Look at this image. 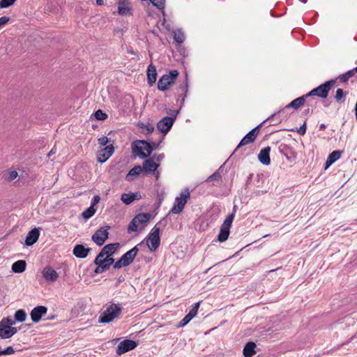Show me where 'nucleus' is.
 Here are the masks:
<instances>
[{"mask_svg": "<svg viewBox=\"0 0 357 357\" xmlns=\"http://www.w3.org/2000/svg\"><path fill=\"white\" fill-rule=\"evenodd\" d=\"M105 309L99 317L100 323H109L118 317L122 311V307L119 304L110 303L105 306Z\"/></svg>", "mask_w": 357, "mask_h": 357, "instance_id": "obj_1", "label": "nucleus"}, {"mask_svg": "<svg viewBox=\"0 0 357 357\" xmlns=\"http://www.w3.org/2000/svg\"><path fill=\"white\" fill-rule=\"evenodd\" d=\"M132 149L140 158H146L151 155L153 146L145 140H137L132 143Z\"/></svg>", "mask_w": 357, "mask_h": 357, "instance_id": "obj_2", "label": "nucleus"}, {"mask_svg": "<svg viewBox=\"0 0 357 357\" xmlns=\"http://www.w3.org/2000/svg\"><path fill=\"white\" fill-rule=\"evenodd\" d=\"M235 213L236 206H234L233 212L226 217L220 227V232L218 236V241L220 242H225L227 240L230 233V227L235 217Z\"/></svg>", "mask_w": 357, "mask_h": 357, "instance_id": "obj_3", "label": "nucleus"}, {"mask_svg": "<svg viewBox=\"0 0 357 357\" xmlns=\"http://www.w3.org/2000/svg\"><path fill=\"white\" fill-rule=\"evenodd\" d=\"M190 198V192L189 189L185 188L181 193L179 197H176L174 206L171 208V213L178 214L181 213L186 204L188 200Z\"/></svg>", "mask_w": 357, "mask_h": 357, "instance_id": "obj_4", "label": "nucleus"}, {"mask_svg": "<svg viewBox=\"0 0 357 357\" xmlns=\"http://www.w3.org/2000/svg\"><path fill=\"white\" fill-rule=\"evenodd\" d=\"M335 83V81L333 79L327 81L325 83L319 86L318 87L311 90L309 93L306 94V96H307L308 98L315 96L321 98H326L328 95L329 91L334 86Z\"/></svg>", "mask_w": 357, "mask_h": 357, "instance_id": "obj_5", "label": "nucleus"}, {"mask_svg": "<svg viewBox=\"0 0 357 357\" xmlns=\"http://www.w3.org/2000/svg\"><path fill=\"white\" fill-rule=\"evenodd\" d=\"M178 76V71L176 70H171L168 74L162 75L158 80V89L162 91H167Z\"/></svg>", "mask_w": 357, "mask_h": 357, "instance_id": "obj_6", "label": "nucleus"}, {"mask_svg": "<svg viewBox=\"0 0 357 357\" xmlns=\"http://www.w3.org/2000/svg\"><path fill=\"white\" fill-rule=\"evenodd\" d=\"M160 243V229L155 225L149 235L147 245L151 251H155Z\"/></svg>", "mask_w": 357, "mask_h": 357, "instance_id": "obj_7", "label": "nucleus"}, {"mask_svg": "<svg viewBox=\"0 0 357 357\" xmlns=\"http://www.w3.org/2000/svg\"><path fill=\"white\" fill-rule=\"evenodd\" d=\"M160 164L155 162L151 158L144 160L142 168L145 174H153L156 180L159 178L160 173L157 172Z\"/></svg>", "mask_w": 357, "mask_h": 357, "instance_id": "obj_8", "label": "nucleus"}, {"mask_svg": "<svg viewBox=\"0 0 357 357\" xmlns=\"http://www.w3.org/2000/svg\"><path fill=\"white\" fill-rule=\"evenodd\" d=\"M109 229V226L100 227L92 236V241L99 246L103 245L105 241L108 238L109 233L107 231Z\"/></svg>", "mask_w": 357, "mask_h": 357, "instance_id": "obj_9", "label": "nucleus"}, {"mask_svg": "<svg viewBox=\"0 0 357 357\" xmlns=\"http://www.w3.org/2000/svg\"><path fill=\"white\" fill-rule=\"evenodd\" d=\"M176 114L177 112L174 115V116H165L161 120H160L157 123L158 130L164 134L167 133V132L171 129L174 124Z\"/></svg>", "mask_w": 357, "mask_h": 357, "instance_id": "obj_10", "label": "nucleus"}, {"mask_svg": "<svg viewBox=\"0 0 357 357\" xmlns=\"http://www.w3.org/2000/svg\"><path fill=\"white\" fill-rule=\"evenodd\" d=\"M260 126L261 125L257 126L251 130L245 137H243L234 151H238V150L243 146L252 143L259 134V128Z\"/></svg>", "mask_w": 357, "mask_h": 357, "instance_id": "obj_11", "label": "nucleus"}, {"mask_svg": "<svg viewBox=\"0 0 357 357\" xmlns=\"http://www.w3.org/2000/svg\"><path fill=\"white\" fill-rule=\"evenodd\" d=\"M136 342L131 340H125L121 341L116 348V354L121 356L129 351L134 349L137 347Z\"/></svg>", "mask_w": 357, "mask_h": 357, "instance_id": "obj_12", "label": "nucleus"}, {"mask_svg": "<svg viewBox=\"0 0 357 357\" xmlns=\"http://www.w3.org/2000/svg\"><path fill=\"white\" fill-rule=\"evenodd\" d=\"M114 152V147L112 144H109L105 146V148L99 151L97 155L98 161L100 163L106 162L112 156Z\"/></svg>", "mask_w": 357, "mask_h": 357, "instance_id": "obj_13", "label": "nucleus"}, {"mask_svg": "<svg viewBox=\"0 0 357 357\" xmlns=\"http://www.w3.org/2000/svg\"><path fill=\"white\" fill-rule=\"evenodd\" d=\"M43 277L49 282H54L59 278L58 273L51 266H45L42 271Z\"/></svg>", "mask_w": 357, "mask_h": 357, "instance_id": "obj_14", "label": "nucleus"}, {"mask_svg": "<svg viewBox=\"0 0 357 357\" xmlns=\"http://www.w3.org/2000/svg\"><path fill=\"white\" fill-rule=\"evenodd\" d=\"M47 308L45 306L40 305L34 307L31 312V318L33 322L38 323L42 317L47 314Z\"/></svg>", "mask_w": 357, "mask_h": 357, "instance_id": "obj_15", "label": "nucleus"}, {"mask_svg": "<svg viewBox=\"0 0 357 357\" xmlns=\"http://www.w3.org/2000/svg\"><path fill=\"white\" fill-rule=\"evenodd\" d=\"M142 243H139L137 245L135 246L134 248L126 252L121 257V258L123 259V260L124 261L127 266L130 265L134 261V259L139 251L138 246L140 245Z\"/></svg>", "mask_w": 357, "mask_h": 357, "instance_id": "obj_16", "label": "nucleus"}, {"mask_svg": "<svg viewBox=\"0 0 357 357\" xmlns=\"http://www.w3.org/2000/svg\"><path fill=\"white\" fill-rule=\"evenodd\" d=\"M131 6L128 0H119L118 2V13L121 15H131Z\"/></svg>", "mask_w": 357, "mask_h": 357, "instance_id": "obj_17", "label": "nucleus"}, {"mask_svg": "<svg viewBox=\"0 0 357 357\" xmlns=\"http://www.w3.org/2000/svg\"><path fill=\"white\" fill-rule=\"evenodd\" d=\"M188 91V78L185 77L183 84H180L178 88L177 89V93L178 95V101L181 102V104L183 103L185 98L187 96Z\"/></svg>", "mask_w": 357, "mask_h": 357, "instance_id": "obj_18", "label": "nucleus"}, {"mask_svg": "<svg viewBox=\"0 0 357 357\" xmlns=\"http://www.w3.org/2000/svg\"><path fill=\"white\" fill-rule=\"evenodd\" d=\"M114 259L112 257H107L103 256L102 254H98L96 257L94 263L96 264H100L101 266H105V268L107 270L109 268L111 265L114 264Z\"/></svg>", "mask_w": 357, "mask_h": 357, "instance_id": "obj_19", "label": "nucleus"}, {"mask_svg": "<svg viewBox=\"0 0 357 357\" xmlns=\"http://www.w3.org/2000/svg\"><path fill=\"white\" fill-rule=\"evenodd\" d=\"M270 152H271V147L266 146L262 149L259 155H258V159L260 161L261 163L265 165H268L271 163V159H270Z\"/></svg>", "mask_w": 357, "mask_h": 357, "instance_id": "obj_20", "label": "nucleus"}, {"mask_svg": "<svg viewBox=\"0 0 357 357\" xmlns=\"http://www.w3.org/2000/svg\"><path fill=\"white\" fill-rule=\"evenodd\" d=\"M39 236L40 232L38 229L31 230L26 237L25 244L28 246L33 245L38 241Z\"/></svg>", "mask_w": 357, "mask_h": 357, "instance_id": "obj_21", "label": "nucleus"}, {"mask_svg": "<svg viewBox=\"0 0 357 357\" xmlns=\"http://www.w3.org/2000/svg\"><path fill=\"white\" fill-rule=\"evenodd\" d=\"M89 251L90 248H86L83 245H76L73 252L77 258H85L88 256Z\"/></svg>", "mask_w": 357, "mask_h": 357, "instance_id": "obj_22", "label": "nucleus"}, {"mask_svg": "<svg viewBox=\"0 0 357 357\" xmlns=\"http://www.w3.org/2000/svg\"><path fill=\"white\" fill-rule=\"evenodd\" d=\"M157 79V72L155 66L150 64L147 69V81L149 86H153Z\"/></svg>", "mask_w": 357, "mask_h": 357, "instance_id": "obj_23", "label": "nucleus"}, {"mask_svg": "<svg viewBox=\"0 0 357 357\" xmlns=\"http://www.w3.org/2000/svg\"><path fill=\"white\" fill-rule=\"evenodd\" d=\"M118 246L119 243L107 244L102 248L99 254H102L105 257H110V256L114 253Z\"/></svg>", "mask_w": 357, "mask_h": 357, "instance_id": "obj_24", "label": "nucleus"}, {"mask_svg": "<svg viewBox=\"0 0 357 357\" xmlns=\"http://www.w3.org/2000/svg\"><path fill=\"white\" fill-rule=\"evenodd\" d=\"M307 98H308V97L306 96V94L303 96H301L299 98H297L294 99L293 101H291L289 105H287L285 107V108L292 107L295 109H297L300 108L301 107H302L303 105H304L305 100Z\"/></svg>", "mask_w": 357, "mask_h": 357, "instance_id": "obj_25", "label": "nucleus"}, {"mask_svg": "<svg viewBox=\"0 0 357 357\" xmlns=\"http://www.w3.org/2000/svg\"><path fill=\"white\" fill-rule=\"evenodd\" d=\"M143 172V169L139 165H136L132 167L126 176V179L128 181H132L136 176L139 175Z\"/></svg>", "mask_w": 357, "mask_h": 357, "instance_id": "obj_26", "label": "nucleus"}, {"mask_svg": "<svg viewBox=\"0 0 357 357\" xmlns=\"http://www.w3.org/2000/svg\"><path fill=\"white\" fill-rule=\"evenodd\" d=\"M342 151H334L329 154L325 162V169L329 167L333 163L337 161L341 156Z\"/></svg>", "mask_w": 357, "mask_h": 357, "instance_id": "obj_27", "label": "nucleus"}, {"mask_svg": "<svg viewBox=\"0 0 357 357\" xmlns=\"http://www.w3.org/2000/svg\"><path fill=\"white\" fill-rule=\"evenodd\" d=\"M17 332L16 328H3L0 327V338L8 339L11 337Z\"/></svg>", "mask_w": 357, "mask_h": 357, "instance_id": "obj_28", "label": "nucleus"}, {"mask_svg": "<svg viewBox=\"0 0 357 357\" xmlns=\"http://www.w3.org/2000/svg\"><path fill=\"white\" fill-rule=\"evenodd\" d=\"M256 344L253 342H248L243 348V355L245 357H252L256 351L255 350Z\"/></svg>", "mask_w": 357, "mask_h": 357, "instance_id": "obj_29", "label": "nucleus"}, {"mask_svg": "<svg viewBox=\"0 0 357 357\" xmlns=\"http://www.w3.org/2000/svg\"><path fill=\"white\" fill-rule=\"evenodd\" d=\"M26 263L24 260H18L12 265V270L14 273H21L26 269Z\"/></svg>", "mask_w": 357, "mask_h": 357, "instance_id": "obj_30", "label": "nucleus"}, {"mask_svg": "<svg viewBox=\"0 0 357 357\" xmlns=\"http://www.w3.org/2000/svg\"><path fill=\"white\" fill-rule=\"evenodd\" d=\"M134 218L142 228H144L150 219V215L149 213H139Z\"/></svg>", "mask_w": 357, "mask_h": 357, "instance_id": "obj_31", "label": "nucleus"}, {"mask_svg": "<svg viewBox=\"0 0 357 357\" xmlns=\"http://www.w3.org/2000/svg\"><path fill=\"white\" fill-rule=\"evenodd\" d=\"M174 39L178 43H182L185 39L184 33L181 29H177L174 33Z\"/></svg>", "mask_w": 357, "mask_h": 357, "instance_id": "obj_32", "label": "nucleus"}, {"mask_svg": "<svg viewBox=\"0 0 357 357\" xmlns=\"http://www.w3.org/2000/svg\"><path fill=\"white\" fill-rule=\"evenodd\" d=\"M121 201L126 204H131L134 200V193H123L121 195Z\"/></svg>", "mask_w": 357, "mask_h": 357, "instance_id": "obj_33", "label": "nucleus"}, {"mask_svg": "<svg viewBox=\"0 0 357 357\" xmlns=\"http://www.w3.org/2000/svg\"><path fill=\"white\" fill-rule=\"evenodd\" d=\"M26 312L22 310H18L15 313V319L17 321L23 322L26 320Z\"/></svg>", "mask_w": 357, "mask_h": 357, "instance_id": "obj_34", "label": "nucleus"}, {"mask_svg": "<svg viewBox=\"0 0 357 357\" xmlns=\"http://www.w3.org/2000/svg\"><path fill=\"white\" fill-rule=\"evenodd\" d=\"M95 213L96 209L94 208V206L91 205L87 209L82 212V215L84 219L87 220L91 218L95 214Z\"/></svg>", "mask_w": 357, "mask_h": 357, "instance_id": "obj_35", "label": "nucleus"}, {"mask_svg": "<svg viewBox=\"0 0 357 357\" xmlns=\"http://www.w3.org/2000/svg\"><path fill=\"white\" fill-rule=\"evenodd\" d=\"M138 126L139 128H142V132L146 135L151 133L154 130V127L150 123L144 124L139 123Z\"/></svg>", "mask_w": 357, "mask_h": 357, "instance_id": "obj_36", "label": "nucleus"}, {"mask_svg": "<svg viewBox=\"0 0 357 357\" xmlns=\"http://www.w3.org/2000/svg\"><path fill=\"white\" fill-rule=\"evenodd\" d=\"M15 324V321L10 317H5L0 321V327L3 328H13L11 326Z\"/></svg>", "mask_w": 357, "mask_h": 357, "instance_id": "obj_37", "label": "nucleus"}, {"mask_svg": "<svg viewBox=\"0 0 357 357\" xmlns=\"http://www.w3.org/2000/svg\"><path fill=\"white\" fill-rule=\"evenodd\" d=\"M355 75V73L354 69L348 70L344 74L341 75L339 77L340 80L342 82H346L349 80V78L354 77Z\"/></svg>", "mask_w": 357, "mask_h": 357, "instance_id": "obj_38", "label": "nucleus"}, {"mask_svg": "<svg viewBox=\"0 0 357 357\" xmlns=\"http://www.w3.org/2000/svg\"><path fill=\"white\" fill-rule=\"evenodd\" d=\"M335 99L337 102L342 103L344 101V93L343 89H337L336 91V94L335 96Z\"/></svg>", "mask_w": 357, "mask_h": 357, "instance_id": "obj_39", "label": "nucleus"}, {"mask_svg": "<svg viewBox=\"0 0 357 357\" xmlns=\"http://www.w3.org/2000/svg\"><path fill=\"white\" fill-rule=\"evenodd\" d=\"M139 226H140V225L136 222L135 218H133L128 225V233H130L132 231H138Z\"/></svg>", "mask_w": 357, "mask_h": 357, "instance_id": "obj_40", "label": "nucleus"}, {"mask_svg": "<svg viewBox=\"0 0 357 357\" xmlns=\"http://www.w3.org/2000/svg\"><path fill=\"white\" fill-rule=\"evenodd\" d=\"M199 307V303H195L193 305L192 307L190 309V312L188 313V317H190L191 319L195 317L197 314Z\"/></svg>", "mask_w": 357, "mask_h": 357, "instance_id": "obj_41", "label": "nucleus"}, {"mask_svg": "<svg viewBox=\"0 0 357 357\" xmlns=\"http://www.w3.org/2000/svg\"><path fill=\"white\" fill-rule=\"evenodd\" d=\"M153 6L158 9H163L165 5V0H150Z\"/></svg>", "mask_w": 357, "mask_h": 357, "instance_id": "obj_42", "label": "nucleus"}, {"mask_svg": "<svg viewBox=\"0 0 357 357\" xmlns=\"http://www.w3.org/2000/svg\"><path fill=\"white\" fill-rule=\"evenodd\" d=\"M221 179V175L220 174L216 171L213 174H211L210 176L208 177L206 179V181L211 182L213 181H220Z\"/></svg>", "mask_w": 357, "mask_h": 357, "instance_id": "obj_43", "label": "nucleus"}, {"mask_svg": "<svg viewBox=\"0 0 357 357\" xmlns=\"http://www.w3.org/2000/svg\"><path fill=\"white\" fill-rule=\"evenodd\" d=\"M95 117L98 120H105L107 119V115L102 110L98 109L95 112Z\"/></svg>", "mask_w": 357, "mask_h": 357, "instance_id": "obj_44", "label": "nucleus"}, {"mask_svg": "<svg viewBox=\"0 0 357 357\" xmlns=\"http://www.w3.org/2000/svg\"><path fill=\"white\" fill-rule=\"evenodd\" d=\"M16 0H1L0 8H8L12 6Z\"/></svg>", "mask_w": 357, "mask_h": 357, "instance_id": "obj_45", "label": "nucleus"}, {"mask_svg": "<svg viewBox=\"0 0 357 357\" xmlns=\"http://www.w3.org/2000/svg\"><path fill=\"white\" fill-rule=\"evenodd\" d=\"M165 158V155L163 153L160 154H153L151 158L153 159V161L160 163L161 160Z\"/></svg>", "mask_w": 357, "mask_h": 357, "instance_id": "obj_46", "label": "nucleus"}, {"mask_svg": "<svg viewBox=\"0 0 357 357\" xmlns=\"http://www.w3.org/2000/svg\"><path fill=\"white\" fill-rule=\"evenodd\" d=\"M15 353V350L13 347L10 346L4 350L1 351V356L2 355H11Z\"/></svg>", "mask_w": 357, "mask_h": 357, "instance_id": "obj_47", "label": "nucleus"}, {"mask_svg": "<svg viewBox=\"0 0 357 357\" xmlns=\"http://www.w3.org/2000/svg\"><path fill=\"white\" fill-rule=\"evenodd\" d=\"M279 149L281 153H283L286 156H287V153L290 151V147L287 144H281Z\"/></svg>", "mask_w": 357, "mask_h": 357, "instance_id": "obj_48", "label": "nucleus"}, {"mask_svg": "<svg viewBox=\"0 0 357 357\" xmlns=\"http://www.w3.org/2000/svg\"><path fill=\"white\" fill-rule=\"evenodd\" d=\"M122 266H127L123 259L121 257L114 264V268H120Z\"/></svg>", "mask_w": 357, "mask_h": 357, "instance_id": "obj_49", "label": "nucleus"}, {"mask_svg": "<svg viewBox=\"0 0 357 357\" xmlns=\"http://www.w3.org/2000/svg\"><path fill=\"white\" fill-rule=\"evenodd\" d=\"M192 319L186 314L184 318L179 322V326L183 327L188 324Z\"/></svg>", "mask_w": 357, "mask_h": 357, "instance_id": "obj_50", "label": "nucleus"}, {"mask_svg": "<svg viewBox=\"0 0 357 357\" xmlns=\"http://www.w3.org/2000/svg\"><path fill=\"white\" fill-rule=\"evenodd\" d=\"M17 176L18 174L16 171H11L8 173L7 179L8 181H11L15 179L17 177Z\"/></svg>", "mask_w": 357, "mask_h": 357, "instance_id": "obj_51", "label": "nucleus"}, {"mask_svg": "<svg viewBox=\"0 0 357 357\" xmlns=\"http://www.w3.org/2000/svg\"><path fill=\"white\" fill-rule=\"evenodd\" d=\"M96 265H97V267L94 271V273L96 274L102 273L107 270V268H105V266H101L100 264H96Z\"/></svg>", "mask_w": 357, "mask_h": 357, "instance_id": "obj_52", "label": "nucleus"}, {"mask_svg": "<svg viewBox=\"0 0 357 357\" xmlns=\"http://www.w3.org/2000/svg\"><path fill=\"white\" fill-rule=\"evenodd\" d=\"M98 144L101 146H105L108 143V138L105 136L100 137L98 139Z\"/></svg>", "mask_w": 357, "mask_h": 357, "instance_id": "obj_53", "label": "nucleus"}, {"mask_svg": "<svg viewBox=\"0 0 357 357\" xmlns=\"http://www.w3.org/2000/svg\"><path fill=\"white\" fill-rule=\"evenodd\" d=\"M297 132H298V134H300L301 135H303L305 132H306V123L305 122L303 123V126H301L297 130Z\"/></svg>", "mask_w": 357, "mask_h": 357, "instance_id": "obj_54", "label": "nucleus"}, {"mask_svg": "<svg viewBox=\"0 0 357 357\" xmlns=\"http://www.w3.org/2000/svg\"><path fill=\"white\" fill-rule=\"evenodd\" d=\"M9 21V17L3 16L0 17V26L6 24Z\"/></svg>", "mask_w": 357, "mask_h": 357, "instance_id": "obj_55", "label": "nucleus"}, {"mask_svg": "<svg viewBox=\"0 0 357 357\" xmlns=\"http://www.w3.org/2000/svg\"><path fill=\"white\" fill-rule=\"evenodd\" d=\"M99 200H100L99 196H98V195L94 196L93 202L91 205H93L94 206V205H96L99 202Z\"/></svg>", "mask_w": 357, "mask_h": 357, "instance_id": "obj_56", "label": "nucleus"}, {"mask_svg": "<svg viewBox=\"0 0 357 357\" xmlns=\"http://www.w3.org/2000/svg\"><path fill=\"white\" fill-rule=\"evenodd\" d=\"M276 116V114H272L271 116H269L264 123H266V121H269L271 119H273Z\"/></svg>", "mask_w": 357, "mask_h": 357, "instance_id": "obj_57", "label": "nucleus"}, {"mask_svg": "<svg viewBox=\"0 0 357 357\" xmlns=\"http://www.w3.org/2000/svg\"><path fill=\"white\" fill-rule=\"evenodd\" d=\"M326 128V126L324 124V123H321L319 125V130H325Z\"/></svg>", "mask_w": 357, "mask_h": 357, "instance_id": "obj_58", "label": "nucleus"}, {"mask_svg": "<svg viewBox=\"0 0 357 357\" xmlns=\"http://www.w3.org/2000/svg\"><path fill=\"white\" fill-rule=\"evenodd\" d=\"M96 4L98 6H102L104 4L103 0H96Z\"/></svg>", "mask_w": 357, "mask_h": 357, "instance_id": "obj_59", "label": "nucleus"}, {"mask_svg": "<svg viewBox=\"0 0 357 357\" xmlns=\"http://www.w3.org/2000/svg\"><path fill=\"white\" fill-rule=\"evenodd\" d=\"M55 153V151H54V149H52L50 152L49 153L47 154V156L50 157V155H53Z\"/></svg>", "mask_w": 357, "mask_h": 357, "instance_id": "obj_60", "label": "nucleus"}, {"mask_svg": "<svg viewBox=\"0 0 357 357\" xmlns=\"http://www.w3.org/2000/svg\"><path fill=\"white\" fill-rule=\"evenodd\" d=\"M134 197H135V200L139 199L140 197V195L138 193H134Z\"/></svg>", "mask_w": 357, "mask_h": 357, "instance_id": "obj_61", "label": "nucleus"}, {"mask_svg": "<svg viewBox=\"0 0 357 357\" xmlns=\"http://www.w3.org/2000/svg\"><path fill=\"white\" fill-rule=\"evenodd\" d=\"M355 116H356V119L357 120V101H356V106H355Z\"/></svg>", "mask_w": 357, "mask_h": 357, "instance_id": "obj_62", "label": "nucleus"}, {"mask_svg": "<svg viewBox=\"0 0 357 357\" xmlns=\"http://www.w3.org/2000/svg\"><path fill=\"white\" fill-rule=\"evenodd\" d=\"M354 70L355 74L357 73V66L354 68Z\"/></svg>", "mask_w": 357, "mask_h": 357, "instance_id": "obj_63", "label": "nucleus"}]
</instances>
